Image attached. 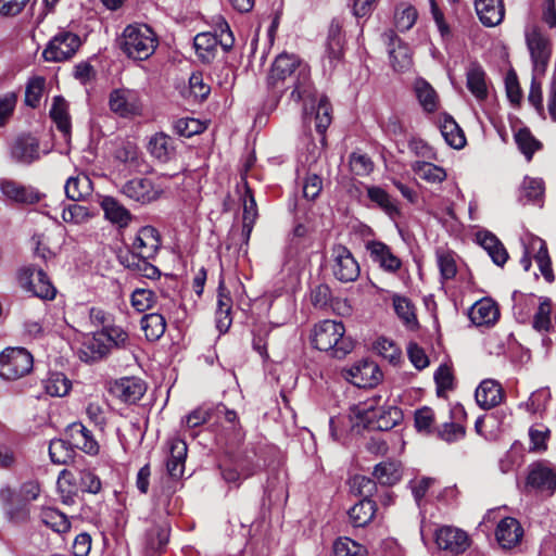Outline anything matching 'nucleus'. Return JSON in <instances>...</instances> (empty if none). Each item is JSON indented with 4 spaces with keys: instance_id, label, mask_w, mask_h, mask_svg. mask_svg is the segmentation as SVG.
I'll return each mask as SVG.
<instances>
[{
    "instance_id": "nucleus-1",
    "label": "nucleus",
    "mask_w": 556,
    "mask_h": 556,
    "mask_svg": "<svg viewBox=\"0 0 556 556\" xmlns=\"http://www.w3.org/2000/svg\"><path fill=\"white\" fill-rule=\"evenodd\" d=\"M267 85L275 93L292 88L291 99L295 102L313 97L309 66L295 54L283 52L275 59Z\"/></svg>"
},
{
    "instance_id": "nucleus-2",
    "label": "nucleus",
    "mask_w": 556,
    "mask_h": 556,
    "mask_svg": "<svg viewBox=\"0 0 556 556\" xmlns=\"http://www.w3.org/2000/svg\"><path fill=\"white\" fill-rule=\"evenodd\" d=\"M345 327L341 321L323 320L315 325L312 344L319 351L330 352L336 357H343L353 349L350 338L344 336Z\"/></svg>"
},
{
    "instance_id": "nucleus-3",
    "label": "nucleus",
    "mask_w": 556,
    "mask_h": 556,
    "mask_svg": "<svg viewBox=\"0 0 556 556\" xmlns=\"http://www.w3.org/2000/svg\"><path fill=\"white\" fill-rule=\"evenodd\" d=\"M121 50L136 61L148 60L157 47V37L152 28L146 24L128 25L119 40Z\"/></svg>"
},
{
    "instance_id": "nucleus-4",
    "label": "nucleus",
    "mask_w": 556,
    "mask_h": 556,
    "mask_svg": "<svg viewBox=\"0 0 556 556\" xmlns=\"http://www.w3.org/2000/svg\"><path fill=\"white\" fill-rule=\"evenodd\" d=\"M35 500V483H23L18 490L5 485L0 489V503L9 521L20 525L29 519L30 505Z\"/></svg>"
},
{
    "instance_id": "nucleus-5",
    "label": "nucleus",
    "mask_w": 556,
    "mask_h": 556,
    "mask_svg": "<svg viewBox=\"0 0 556 556\" xmlns=\"http://www.w3.org/2000/svg\"><path fill=\"white\" fill-rule=\"evenodd\" d=\"M526 46L532 63V72L544 76L552 56V42L541 27L534 23L525 27Z\"/></svg>"
},
{
    "instance_id": "nucleus-6",
    "label": "nucleus",
    "mask_w": 556,
    "mask_h": 556,
    "mask_svg": "<svg viewBox=\"0 0 556 556\" xmlns=\"http://www.w3.org/2000/svg\"><path fill=\"white\" fill-rule=\"evenodd\" d=\"M34 366V357L24 348H7L0 353V377L15 380L28 374Z\"/></svg>"
},
{
    "instance_id": "nucleus-7",
    "label": "nucleus",
    "mask_w": 556,
    "mask_h": 556,
    "mask_svg": "<svg viewBox=\"0 0 556 556\" xmlns=\"http://www.w3.org/2000/svg\"><path fill=\"white\" fill-rule=\"evenodd\" d=\"M330 268L336 279L341 282H353L361 274L358 262L352 252L342 244H336L331 249Z\"/></svg>"
},
{
    "instance_id": "nucleus-8",
    "label": "nucleus",
    "mask_w": 556,
    "mask_h": 556,
    "mask_svg": "<svg viewBox=\"0 0 556 556\" xmlns=\"http://www.w3.org/2000/svg\"><path fill=\"white\" fill-rule=\"evenodd\" d=\"M110 110L123 118L141 114L142 103L138 91L127 88H117L109 96Z\"/></svg>"
},
{
    "instance_id": "nucleus-9",
    "label": "nucleus",
    "mask_w": 556,
    "mask_h": 556,
    "mask_svg": "<svg viewBox=\"0 0 556 556\" xmlns=\"http://www.w3.org/2000/svg\"><path fill=\"white\" fill-rule=\"evenodd\" d=\"M80 38L73 33L63 31L53 37L43 50L46 61L61 62L72 58L80 46Z\"/></svg>"
},
{
    "instance_id": "nucleus-10",
    "label": "nucleus",
    "mask_w": 556,
    "mask_h": 556,
    "mask_svg": "<svg viewBox=\"0 0 556 556\" xmlns=\"http://www.w3.org/2000/svg\"><path fill=\"white\" fill-rule=\"evenodd\" d=\"M223 480L235 488H239L248 478L260 470V466L249 457H236L220 465Z\"/></svg>"
},
{
    "instance_id": "nucleus-11",
    "label": "nucleus",
    "mask_w": 556,
    "mask_h": 556,
    "mask_svg": "<svg viewBox=\"0 0 556 556\" xmlns=\"http://www.w3.org/2000/svg\"><path fill=\"white\" fill-rule=\"evenodd\" d=\"M345 378L358 388H372L382 379V372L375 362L361 361L345 370Z\"/></svg>"
},
{
    "instance_id": "nucleus-12",
    "label": "nucleus",
    "mask_w": 556,
    "mask_h": 556,
    "mask_svg": "<svg viewBox=\"0 0 556 556\" xmlns=\"http://www.w3.org/2000/svg\"><path fill=\"white\" fill-rule=\"evenodd\" d=\"M121 192L135 202L148 204L160 198L162 189L148 178H134L122 186Z\"/></svg>"
},
{
    "instance_id": "nucleus-13",
    "label": "nucleus",
    "mask_w": 556,
    "mask_h": 556,
    "mask_svg": "<svg viewBox=\"0 0 556 556\" xmlns=\"http://www.w3.org/2000/svg\"><path fill=\"white\" fill-rule=\"evenodd\" d=\"M435 543L440 549L458 555L469 546V538L462 529L443 526L435 531Z\"/></svg>"
},
{
    "instance_id": "nucleus-14",
    "label": "nucleus",
    "mask_w": 556,
    "mask_h": 556,
    "mask_svg": "<svg viewBox=\"0 0 556 556\" xmlns=\"http://www.w3.org/2000/svg\"><path fill=\"white\" fill-rule=\"evenodd\" d=\"M527 484L540 492L553 494L556 491V468L543 462L532 464Z\"/></svg>"
},
{
    "instance_id": "nucleus-15",
    "label": "nucleus",
    "mask_w": 556,
    "mask_h": 556,
    "mask_svg": "<svg viewBox=\"0 0 556 556\" xmlns=\"http://www.w3.org/2000/svg\"><path fill=\"white\" fill-rule=\"evenodd\" d=\"M366 251L371 261L389 274L397 273L402 267V261L396 256L391 248L382 241L370 240L366 242Z\"/></svg>"
},
{
    "instance_id": "nucleus-16",
    "label": "nucleus",
    "mask_w": 556,
    "mask_h": 556,
    "mask_svg": "<svg viewBox=\"0 0 556 556\" xmlns=\"http://www.w3.org/2000/svg\"><path fill=\"white\" fill-rule=\"evenodd\" d=\"M161 247V237L157 229L144 226L139 229L132 242V253L146 261L153 258Z\"/></svg>"
},
{
    "instance_id": "nucleus-17",
    "label": "nucleus",
    "mask_w": 556,
    "mask_h": 556,
    "mask_svg": "<svg viewBox=\"0 0 556 556\" xmlns=\"http://www.w3.org/2000/svg\"><path fill=\"white\" fill-rule=\"evenodd\" d=\"M382 37L390 47V63L394 71H407L412 65V54L409 48L401 41V39L392 29L384 31Z\"/></svg>"
},
{
    "instance_id": "nucleus-18",
    "label": "nucleus",
    "mask_w": 556,
    "mask_h": 556,
    "mask_svg": "<svg viewBox=\"0 0 556 556\" xmlns=\"http://www.w3.org/2000/svg\"><path fill=\"white\" fill-rule=\"evenodd\" d=\"M146 390V383L137 377H123L111 387V392L125 403L138 402Z\"/></svg>"
},
{
    "instance_id": "nucleus-19",
    "label": "nucleus",
    "mask_w": 556,
    "mask_h": 556,
    "mask_svg": "<svg viewBox=\"0 0 556 556\" xmlns=\"http://www.w3.org/2000/svg\"><path fill=\"white\" fill-rule=\"evenodd\" d=\"M66 437L74 448H78L86 454L96 455L99 452V444L93 434L80 422H74L66 429Z\"/></svg>"
},
{
    "instance_id": "nucleus-20",
    "label": "nucleus",
    "mask_w": 556,
    "mask_h": 556,
    "mask_svg": "<svg viewBox=\"0 0 556 556\" xmlns=\"http://www.w3.org/2000/svg\"><path fill=\"white\" fill-rule=\"evenodd\" d=\"M106 338L101 331L87 336L77 354L80 361L85 363L97 362L110 353V344H106Z\"/></svg>"
},
{
    "instance_id": "nucleus-21",
    "label": "nucleus",
    "mask_w": 556,
    "mask_h": 556,
    "mask_svg": "<svg viewBox=\"0 0 556 556\" xmlns=\"http://www.w3.org/2000/svg\"><path fill=\"white\" fill-rule=\"evenodd\" d=\"M522 536L523 529L516 518L506 517L496 527L495 538L502 548L515 547Z\"/></svg>"
},
{
    "instance_id": "nucleus-22",
    "label": "nucleus",
    "mask_w": 556,
    "mask_h": 556,
    "mask_svg": "<svg viewBox=\"0 0 556 556\" xmlns=\"http://www.w3.org/2000/svg\"><path fill=\"white\" fill-rule=\"evenodd\" d=\"M476 401L483 409L497 406L504 399L501 383L494 379H484L476 390Z\"/></svg>"
},
{
    "instance_id": "nucleus-23",
    "label": "nucleus",
    "mask_w": 556,
    "mask_h": 556,
    "mask_svg": "<svg viewBox=\"0 0 556 556\" xmlns=\"http://www.w3.org/2000/svg\"><path fill=\"white\" fill-rule=\"evenodd\" d=\"M169 456L166 462V469L172 478L178 479L184 475L187 457V444L180 438L168 440Z\"/></svg>"
},
{
    "instance_id": "nucleus-24",
    "label": "nucleus",
    "mask_w": 556,
    "mask_h": 556,
    "mask_svg": "<svg viewBox=\"0 0 556 556\" xmlns=\"http://www.w3.org/2000/svg\"><path fill=\"white\" fill-rule=\"evenodd\" d=\"M10 157L22 165H30L35 160V137L30 134L18 135L10 146Z\"/></svg>"
},
{
    "instance_id": "nucleus-25",
    "label": "nucleus",
    "mask_w": 556,
    "mask_h": 556,
    "mask_svg": "<svg viewBox=\"0 0 556 556\" xmlns=\"http://www.w3.org/2000/svg\"><path fill=\"white\" fill-rule=\"evenodd\" d=\"M147 149L150 155L161 163L169 162L176 154L175 141L165 132L151 136Z\"/></svg>"
},
{
    "instance_id": "nucleus-26",
    "label": "nucleus",
    "mask_w": 556,
    "mask_h": 556,
    "mask_svg": "<svg viewBox=\"0 0 556 556\" xmlns=\"http://www.w3.org/2000/svg\"><path fill=\"white\" fill-rule=\"evenodd\" d=\"M475 9L480 22L486 27L502 23L505 9L502 0H476Z\"/></svg>"
},
{
    "instance_id": "nucleus-27",
    "label": "nucleus",
    "mask_w": 556,
    "mask_h": 556,
    "mask_svg": "<svg viewBox=\"0 0 556 556\" xmlns=\"http://www.w3.org/2000/svg\"><path fill=\"white\" fill-rule=\"evenodd\" d=\"M114 147L113 156L115 160L128 165L129 168L140 170L143 159L135 142L126 139H116Z\"/></svg>"
},
{
    "instance_id": "nucleus-28",
    "label": "nucleus",
    "mask_w": 556,
    "mask_h": 556,
    "mask_svg": "<svg viewBox=\"0 0 556 556\" xmlns=\"http://www.w3.org/2000/svg\"><path fill=\"white\" fill-rule=\"evenodd\" d=\"M368 199L387 214L392 220L401 216V210L394 200L384 189L378 186L366 188Z\"/></svg>"
},
{
    "instance_id": "nucleus-29",
    "label": "nucleus",
    "mask_w": 556,
    "mask_h": 556,
    "mask_svg": "<svg viewBox=\"0 0 556 556\" xmlns=\"http://www.w3.org/2000/svg\"><path fill=\"white\" fill-rule=\"evenodd\" d=\"M466 86L471 94L479 101L488 97L486 74L478 63H470L466 71Z\"/></svg>"
},
{
    "instance_id": "nucleus-30",
    "label": "nucleus",
    "mask_w": 556,
    "mask_h": 556,
    "mask_svg": "<svg viewBox=\"0 0 556 556\" xmlns=\"http://www.w3.org/2000/svg\"><path fill=\"white\" fill-rule=\"evenodd\" d=\"M477 241L486 251L493 263L503 266L508 260V253L502 242L489 231L477 233Z\"/></svg>"
},
{
    "instance_id": "nucleus-31",
    "label": "nucleus",
    "mask_w": 556,
    "mask_h": 556,
    "mask_svg": "<svg viewBox=\"0 0 556 556\" xmlns=\"http://www.w3.org/2000/svg\"><path fill=\"white\" fill-rule=\"evenodd\" d=\"M101 207L105 218L121 228L127 227L131 222L130 212L112 197H104L101 201Z\"/></svg>"
},
{
    "instance_id": "nucleus-32",
    "label": "nucleus",
    "mask_w": 556,
    "mask_h": 556,
    "mask_svg": "<svg viewBox=\"0 0 556 556\" xmlns=\"http://www.w3.org/2000/svg\"><path fill=\"white\" fill-rule=\"evenodd\" d=\"M78 471L63 469L58 478V490L64 504H73L74 496L79 492Z\"/></svg>"
},
{
    "instance_id": "nucleus-33",
    "label": "nucleus",
    "mask_w": 556,
    "mask_h": 556,
    "mask_svg": "<svg viewBox=\"0 0 556 556\" xmlns=\"http://www.w3.org/2000/svg\"><path fill=\"white\" fill-rule=\"evenodd\" d=\"M498 315V308L495 303L488 300H481L475 303L469 313L471 321L478 326L495 323Z\"/></svg>"
},
{
    "instance_id": "nucleus-34",
    "label": "nucleus",
    "mask_w": 556,
    "mask_h": 556,
    "mask_svg": "<svg viewBox=\"0 0 556 556\" xmlns=\"http://www.w3.org/2000/svg\"><path fill=\"white\" fill-rule=\"evenodd\" d=\"M193 47L199 59L210 63L216 55L218 38L212 33L198 34L193 39Z\"/></svg>"
},
{
    "instance_id": "nucleus-35",
    "label": "nucleus",
    "mask_w": 556,
    "mask_h": 556,
    "mask_svg": "<svg viewBox=\"0 0 556 556\" xmlns=\"http://www.w3.org/2000/svg\"><path fill=\"white\" fill-rule=\"evenodd\" d=\"M392 304L395 314L406 327L410 329L417 327L418 320L415 313V306L408 298L393 293Z\"/></svg>"
},
{
    "instance_id": "nucleus-36",
    "label": "nucleus",
    "mask_w": 556,
    "mask_h": 556,
    "mask_svg": "<svg viewBox=\"0 0 556 556\" xmlns=\"http://www.w3.org/2000/svg\"><path fill=\"white\" fill-rule=\"evenodd\" d=\"M376 513V503L370 498H363L348 511L354 527H364L371 521Z\"/></svg>"
},
{
    "instance_id": "nucleus-37",
    "label": "nucleus",
    "mask_w": 556,
    "mask_h": 556,
    "mask_svg": "<svg viewBox=\"0 0 556 556\" xmlns=\"http://www.w3.org/2000/svg\"><path fill=\"white\" fill-rule=\"evenodd\" d=\"M66 197L75 202L84 200L92 191V182L85 174L70 177L65 184Z\"/></svg>"
},
{
    "instance_id": "nucleus-38",
    "label": "nucleus",
    "mask_w": 556,
    "mask_h": 556,
    "mask_svg": "<svg viewBox=\"0 0 556 556\" xmlns=\"http://www.w3.org/2000/svg\"><path fill=\"white\" fill-rule=\"evenodd\" d=\"M441 135L445 142L454 148L462 149L466 144V137L458 124L451 117L445 116L440 124Z\"/></svg>"
},
{
    "instance_id": "nucleus-39",
    "label": "nucleus",
    "mask_w": 556,
    "mask_h": 556,
    "mask_svg": "<svg viewBox=\"0 0 556 556\" xmlns=\"http://www.w3.org/2000/svg\"><path fill=\"white\" fill-rule=\"evenodd\" d=\"M412 170L428 184H440L446 179V172L443 167L430 162L416 161L412 164Z\"/></svg>"
},
{
    "instance_id": "nucleus-40",
    "label": "nucleus",
    "mask_w": 556,
    "mask_h": 556,
    "mask_svg": "<svg viewBox=\"0 0 556 556\" xmlns=\"http://www.w3.org/2000/svg\"><path fill=\"white\" fill-rule=\"evenodd\" d=\"M415 92L425 112L432 113L438 109L439 97L432 86L422 78L415 81Z\"/></svg>"
},
{
    "instance_id": "nucleus-41",
    "label": "nucleus",
    "mask_w": 556,
    "mask_h": 556,
    "mask_svg": "<svg viewBox=\"0 0 556 556\" xmlns=\"http://www.w3.org/2000/svg\"><path fill=\"white\" fill-rule=\"evenodd\" d=\"M49 114L58 129L64 135H68L71 131L68 104L62 97L58 96L53 98Z\"/></svg>"
},
{
    "instance_id": "nucleus-42",
    "label": "nucleus",
    "mask_w": 556,
    "mask_h": 556,
    "mask_svg": "<svg viewBox=\"0 0 556 556\" xmlns=\"http://www.w3.org/2000/svg\"><path fill=\"white\" fill-rule=\"evenodd\" d=\"M40 519L42 523L59 534L66 533L71 529L68 517L55 508H42Z\"/></svg>"
},
{
    "instance_id": "nucleus-43",
    "label": "nucleus",
    "mask_w": 556,
    "mask_h": 556,
    "mask_svg": "<svg viewBox=\"0 0 556 556\" xmlns=\"http://www.w3.org/2000/svg\"><path fill=\"white\" fill-rule=\"evenodd\" d=\"M2 194L17 203H31L34 194L26 187L11 179H0Z\"/></svg>"
},
{
    "instance_id": "nucleus-44",
    "label": "nucleus",
    "mask_w": 556,
    "mask_h": 556,
    "mask_svg": "<svg viewBox=\"0 0 556 556\" xmlns=\"http://www.w3.org/2000/svg\"><path fill=\"white\" fill-rule=\"evenodd\" d=\"M169 530V525L165 521L152 525L146 534L147 547L152 552L161 551L168 543Z\"/></svg>"
},
{
    "instance_id": "nucleus-45",
    "label": "nucleus",
    "mask_w": 556,
    "mask_h": 556,
    "mask_svg": "<svg viewBox=\"0 0 556 556\" xmlns=\"http://www.w3.org/2000/svg\"><path fill=\"white\" fill-rule=\"evenodd\" d=\"M343 55V39L341 36V28L338 24H331L328 38L326 42L325 58L329 60L330 64L339 61Z\"/></svg>"
},
{
    "instance_id": "nucleus-46",
    "label": "nucleus",
    "mask_w": 556,
    "mask_h": 556,
    "mask_svg": "<svg viewBox=\"0 0 556 556\" xmlns=\"http://www.w3.org/2000/svg\"><path fill=\"white\" fill-rule=\"evenodd\" d=\"M42 386L48 395L61 397L70 392L72 381L62 372H51L42 380Z\"/></svg>"
},
{
    "instance_id": "nucleus-47",
    "label": "nucleus",
    "mask_w": 556,
    "mask_h": 556,
    "mask_svg": "<svg viewBox=\"0 0 556 556\" xmlns=\"http://www.w3.org/2000/svg\"><path fill=\"white\" fill-rule=\"evenodd\" d=\"M374 477L383 485H393L402 477L401 466L396 462H382L376 465Z\"/></svg>"
},
{
    "instance_id": "nucleus-48",
    "label": "nucleus",
    "mask_w": 556,
    "mask_h": 556,
    "mask_svg": "<svg viewBox=\"0 0 556 556\" xmlns=\"http://www.w3.org/2000/svg\"><path fill=\"white\" fill-rule=\"evenodd\" d=\"M379 407L375 399L361 402L351 407V416L357 419L366 428H371L376 420Z\"/></svg>"
},
{
    "instance_id": "nucleus-49",
    "label": "nucleus",
    "mask_w": 556,
    "mask_h": 556,
    "mask_svg": "<svg viewBox=\"0 0 556 556\" xmlns=\"http://www.w3.org/2000/svg\"><path fill=\"white\" fill-rule=\"evenodd\" d=\"M141 328L148 340L155 341L164 334L166 321L161 314H147L141 318Z\"/></svg>"
},
{
    "instance_id": "nucleus-50",
    "label": "nucleus",
    "mask_w": 556,
    "mask_h": 556,
    "mask_svg": "<svg viewBox=\"0 0 556 556\" xmlns=\"http://www.w3.org/2000/svg\"><path fill=\"white\" fill-rule=\"evenodd\" d=\"M418 17L417 10L409 3H399L394 10V25L400 31L409 30Z\"/></svg>"
},
{
    "instance_id": "nucleus-51",
    "label": "nucleus",
    "mask_w": 556,
    "mask_h": 556,
    "mask_svg": "<svg viewBox=\"0 0 556 556\" xmlns=\"http://www.w3.org/2000/svg\"><path fill=\"white\" fill-rule=\"evenodd\" d=\"M49 455L52 463L58 465H66L73 460L75 450H73L68 439H55L52 440L49 444Z\"/></svg>"
},
{
    "instance_id": "nucleus-52",
    "label": "nucleus",
    "mask_w": 556,
    "mask_h": 556,
    "mask_svg": "<svg viewBox=\"0 0 556 556\" xmlns=\"http://www.w3.org/2000/svg\"><path fill=\"white\" fill-rule=\"evenodd\" d=\"M111 348L130 350L132 342L129 334L119 326H104L101 330Z\"/></svg>"
},
{
    "instance_id": "nucleus-53",
    "label": "nucleus",
    "mask_w": 556,
    "mask_h": 556,
    "mask_svg": "<svg viewBox=\"0 0 556 556\" xmlns=\"http://www.w3.org/2000/svg\"><path fill=\"white\" fill-rule=\"evenodd\" d=\"M402 419V412L397 407H379L372 429L387 431L395 427Z\"/></svg>"
},
{
    "instance_id": "nucleus-54",
    "label": "nucleus",
    "mask_w": 556,
    "mask_h": 556,
    "mask_svg": "<svg viewBox=\"0 0 556 556\" xmlns=\"http://www.w3.org/2000/svg\"><path fill=\"white\" fill-rule=\"evenodd\" d=\"M515 141L520 152L530 161L533 154L542 148V143L534 138L528 128H521L515 134Z\"/></svg>"
},
{
    "instance_id": "nucleus-55",
    "label": "nucleus",
    "mask_w": 556,
    "mask_h": 556,
    "mask_svg": "<svg viewBox=\"0 0 556 556\" xmlns=\"http://www.w3.org/2000/svg\"><path fill=\"white\" fill-rule=\"evenodd\" d=\"M544 182L541 178L526 177L521 185V199L539 202L544 194Z\"/></svg>"
},
{
    "instance_id": "nucleus-56",
    "label": "nucleus",
    "mask_w": 556,
    "mask_h": 556,
    "mask_svg": "<svg viewBox=\"0 0 556 556\" xmlns=\"http://www.w3.org/2000/svg\"><path fill=\"white\" fill-rule=\"evenodd\" d=\"M539 77H541L539 74H534L532 72L528 101L534 108L538 115L545 119L546 115L545 106L543 103L542 85L541 81L539 80Z\"/></svg>"
},
{
    "instance_id": "nucleus-57",
    "label": "nucleus",
    "mask_w": 556,
    "mask_h": 556,
    "mask_svg": "<svg viewBox=\"0 0 556 556\" xmlns=\"http://www.w3.org/2000/svg\"><path fill=\"white\" fill-rule=\"evenodd\" d=\"M365 548L350 538H340L333 544L336 556H364Z\"/></svg>"
},
{
    "instance_id": "nucleus-58",
    "label": "nucleus",
    "mask_w": 556,
    "mask_h": 556,
    "mask_svg": "<svg viewBox=\"0 0 556 556\" xmlns=\"http://www.w3.org/2000/svg\"><path fill=\"white\" fill-rule=\"evenodd\" d=\"M78 480L80 492L97 494L101 491L102 483L100 478L89 469L78 470Z\"/></svg>"
},
{
    "instance_id": "nucleus-59",
    "label": "nucleus",
    "mask_w": 556,
    "mask_h": 556,
    "mask_svg": "<svg viewBox=\"0 0 556 556\" xmlns=\"http://www.w3.org/2000/svg\"><path fill=\"white\" fill-rule=\"evenodd\" d=\"M89 217L88 207L77 203L65 205L62 210V218L65 223L78 225L87 222Z\"/></svg>"
},
{
    "instance_id": "nucleus-60",
    "label": "nucleus",
    "mask_w": 556,
    "mask_h": 556,
    "mask_svg": "<svg viewBox=\"0 0 556 556\" xmlns=\"http://www.w3.org/2000/svg\"><path fill=\"white\" fill-rule=\"evenodd\" d=\"M331 123V105L326 97H321L315 114V127L319 134H324Z\"/></svg>"
},
{
    "instance_id": "nucleus-61",
    "label": "nucleus",
    "mask_w": 556,
    "mask_h": 556,
    "mask_svg": "<svg viewBox=\"0 0 556 556\" xmlns=\"http://www.w3.org/2000/svg\"><path fill=\"white\" fill-rule=\"evenodd\" d=\"M530 451L544 452L547 448V440L549 438V429L543 425L531 427L529 430Z\"/></svg>"
},
{
    "instance_id": "nucleus-62",
    "label": "nucleus",
    "mask_w": 556,
    "mask_h": 556,
    "mask_svg": "<svg viewBox=\"0 0 556 556\" xmlns=\"http://www.w3.org/2000/svg\"><path fill=\"white\" fill-rule=\"evenodd\" d=\"M155 293L149 289H136L131 294V305L137 312H146L155 303Z\"/></svg>"
},
{
    "instance_id": "nucleus-63",
    "label": "nucleus",
    "mask_w": 556,
    "mask_h": 556,
    "mask_svg": "<svg viewBox=\"0 0 556 556\" xmlns=\"http://www.w3.org/2000/svg\"><path fill=\"white\" fill-rule=\"evenodd\" d=\"M465 433V427L458 422H444L438 429V437L447 443H453L463 439Z\"/></svg>"
},
{
    "instance_id": "nucleus-64",
    "label": "nucleus",
    "mask_w": 556,
    "mask_h": 556,
    "mask_svg": "<svg viewBox=\"0 0 556 556\" xmlns=\"http://www.w3.org/2000/svg\"><path fill=\"white\" fill-rule=\"evenodd\" d=\"M175 131L184 137H191L204 130V125L195 118H180L174 124Z\"/></svg>"
}]
</instances>
